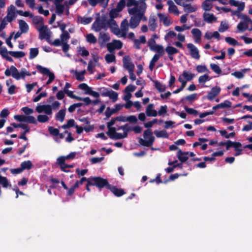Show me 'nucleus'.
Returning a JSON list of instances; mask_svg holds the SVG:
<instances>
[{
  "mask_svg": "<svg viewBox=\"0 0 252 252\" xmlns=\"http://www.w3.org/2000/svg\"><path fill=\"white\" fill-rule=\"evenodd\" d=\"M77 21L79 23L81 24H82L83 25H86L92 22V21H93V18L91 17H82L80 16H78L77 17Z\"/></svg>",
  "mask_w": 252,
  "mask_h": 252,
  "instance_id": "nucleus-38",
  "label": "nucleus"
},
{
  "mask_svg": "<svg viewBox=\"0 0 252 252\" xmlns=\"http://www.w3.org/2000/svg\"><path fill=\"white\" fill-rule=\"evenodd\" d=\"M191 33L194 38V42L199 43L201 40L202 32L201 31L197 28L192 29Z\"/></svg>",
  "mask_w": 252,
  "mask_h": 252,
  "instance_id": "nucleus-22",
  "label": "nucleus"
},
{
  "mask_svg": "<svg viewBox=\"0 0 252 252\" xmlns=\"http://www.w3.org/2000/svg\"><path fill=\"white\" fill-rule=\"evenodd\" d=\"M167 4L169 5L168 10L169 12L172 13L175 15H178L180 14L177 6L174 4L172 0H168Z\"/></svg>",
  "mask_w": 252,
  "mask_h": 252,
  "instance_id": "nucleus-30",
  "label": "nucleus"
},
{
  "mask_svg": "<svg viewBox=\"0 0 252 252\" xmlns=\"http://www.w3.org/2000/svg\"><path fill=\"white\" fill-rule=\"evenodd\" d=\"M132 6L133 7L129 8L128 10V13L132 15L128 24L130 28L134 29L139 25L141 20L147 21V18L144 15L147 6L146 3L143 2Z\"/></svg>",
  "mask_w": 252,
  "mask_h": 252,
  "instance_id": "nucleus-1",
  "label": "nucleus"
},
{
  "mask_svg": "<svg viewBox=\"0 0 252 252\" xmlns=\"http://www.w3.org/2000/svg\"><path fill=\"white\" fill-rule=\"evenodd\" d=\"M75 121L73 119L69 120L66 124H64L62 126V127L63 129H67L70 127L74 126Z\"/></svg>",
  "mask_w": 252,
  "mask_h": 252,
  "instance_id": "nucleus-63",
  "label": "nucleus"
},
{
  "mask_svg": "<svg viewBox=\"0 0 252 252\" xmlns=\"http://www.w3.org/2000/svg\"><path fill=\"white\" fill-rule=\"evenodd\" d=\"M197 94H193L190 95L186 96V97L182 98V101L188 100L189 101H192L197 99Z\"/></svg>",
  "mask_w": 252,
  "mask_h": 252,
  "instance_id": "nucleus-61",
  "label": "nucleus"
},
{
  "mask_svg": "<svg viewBox=\"0 0 252 252\" xmlns=\"http://www.w3.org/2000/svg\"><path fill=\"white\" fill-rule=\"evenodd\" d=\"M210 67L216 73L218 74H221V70L218 65L215 63H211Z\"/></svg>",
  "mask_w": 252,
  "mask_h": 252,
  "instance_id": "nucleus-59",
  "label": "nucleus"
},
{
  "mask_svg": "<svg viewBox=\"0 0 252 252\" xmlns=\"http://www.w3.org/2000/svg\"><path fill=\"white\" fill-rule=\"evenodd\" d=\"M165 51L167 53L170 60L172 61L173 60V56L178 52V50L173 46L168 45L166 47Z\"/></svg>",
  "mask_w": 252,
  "mask_h": 252,
  "instance_id": "nucleus-25",
  "label": "nucleus"
},
{
  "mask_svg": "<svg viewBox=\"0 0 252 252\" xmlns=\"http://www.w3.org/2000/svg\"><path fill=\"white\" fill-rule=\"evenodd\" d=\"M133 42V46L136 49H139L141 44L146 42V39L145 36L141 35L138 39H135Z\"/></svg>",
  "mask_w": 252,
  "mask_h": 252,
  "instance_id": "nucleus-26",
  "label": "nucleus"
},
{
  "mask_svg": "<svg viewBox=\"0 0 252 252\" xmlns=\"http://www.w3.org/2000/svg\"><path fill=\"white\" fill-rule=\"evenodd\" d=\"M38 31L39 32L41 39H47L50 37L51 32L47 26L41 25L38 28Z\"/></svg>",
  "mask_w": 252,
  "mask_h": 252,
  "instance_id": "nucleus-18",
  "label": "nucleus"
},
{
  "mask_svg": "<svg viewBox=\"0 0 252 252\" xmlns=\"http://www.w3.org/2000/svg\"><path fill=\"white\" fill-rule=\"evenodd\" d=\"M184 7V10L187 14L195 12L198 8L196 4H192L191 3L186 4Z\"/></svg>",
  "mask_w": 252,
  "mask_h": 252,
  "instance_id": "nucleus-31",
  "label": "nucleus"
},
{
  "mask_svg": "<svg viewBox=\"0 0 252 252\" xmlns=\"http://www.w3.org/2000/svg\"><path fill=\"white\" fill-rule=\"evenodd\" d=\"M16 7L13 5H11L7 8V13L4 17L9 23H11L16 18Z\"/></svg>",
  "mask_w": 252,
  "mask_h": 252,
  "instance_id": "nucleus-16",
  "label": "nucleus"
},
{
  "mask_svg": "<svg viewBox=\"0 0 252 252\" xmlns=\"http://www.w3.org/2000/svg\"><path fill=\"white\" fill-rule=\"evenodd\" d=\"M151 51L156 52V55H158L160 56H162L164 55L165 53V50L162 45L158 44L155 47H154Z\"/></svg>",
  "mask_w": 252,
  "mask_h": 252,
  "instance_id": "nucleus-36",
  "label": "nucleus"
},
{
  "mask_svg": "<svg viewBox=\"0 0 252 252\" xmlns=\"http://www.w3.org/2000/svg\"><path fill=\"white\" fill-rule=\"evenodd\" d=\"M78 88L84 91L85 94H89L95 98H98L100 96L98 92L93 91L91 87L86 83H81L79 85Z\"/></svg>",
  "mask_w": 252,
  "mask_h": 252,
  "instance_id": "nucleus-13",
  "label": "nucleus"
},
{
  "mask_svg": "<svg viewBox=\"0 0 252 252\" xmlns=\"http://www.w3.org/2000/svg\"><path fill=\"white\" fill-rule=\"evenodd\" d=\"M241 21L237 26V30L239 32H243L244 31L252 28V21L246 15H244L240 18Z\"/></svg>",
  "mask_w": 252,
  "mask_h": 252,
  "instance_id": "nucleus-7",
  "label": "nucleus"
},
{
  "mask_svg": "<svg viewBox=\"0 0 252 252\" xmlns=\"http://www.w3.org/2000/svg\"><path fill=\"white\" fill-rule=\"evenodd\" d=\"M65 109L60 110L55 115V118L57 121L63 122L65 116Z\"/></svg>",
  "mask_w": 252,
  "mask_h": 252,
  "instance_id": "nucleus-39",
  "label": "nucleus"
},
{
  "mask_svg": "<svg viewBox=\"0 0 252 252\" xmlns=\"http://www.w3.org/2000/svg\"><path fill=\"white\" fill-rule=\"evenodd\" d=\"M51 116L45 114H39L37 117V120L39 123H45L48 122Z\"/></svg>",
  "mask_w": 252,
  "mask_h": 252,
  "instance_id": "nucleus-42",
  "label": "nucleus"
},
{
  "mask_svg": "<svg viewBox=\"0 0 252 252\" xmlns=\"http://www.w3.org/2000/svg\"><path fill=\"white\" fill-rule=\"evenodd\" d=\"M89 4L92 6H95L98 3L101 2L104 7L107 6L109 0H88Z\"/></svg>",
  "mask_w": 252,
  "mask_h": 252,
  "instance_id": "nucleus-43",
  "label": "nucleus"
},
{
  "mask_svg": "<svg viewBox=\"0 0 252 252\" xmlns=\"http://www.w3.org/2000/svg\"><path fill=\"white\" fill-rule=\"evenodd\" d=\"M155 87L160 92H163L166 90V86L158 81L155 82Z\"/></svg>",
  "mask_w": 252,
  "mask_h": 252,
  "instance_id": "nucleus-58",
  "label": "nucleus"
},
{
  "mask_svg": "<svg viewBox=\"0 0 252 252\" xmlns=\"http://www.w3.org/2000/svg\"><path fill=\"white\" fill-rule=\"evenodd\" d=\"M77 52L82 57H86L89 55V51L86 49L85 47H78Z\"/></svg>",
  "mask_w": 252,
  "mask_h": 252,
  "instance_id": "nucleus-46",
  "label": "nucleus"
},
{
  "mask_svg": "<svg viewBox=\"0 0 252 252\" xmlns=\"http://www.w3.org/2000/svg\"><path fill=\"white\" fill-rule=\"evenodd\" d=\"M182 76L186 80V81L184 80L182 76H180L178 78V80L181 83L182 85L180 88L175 90L173 92L174 94H178L182 91L185 87L187 84V81L191 80L193 78L195 77V75L192 74L189 71L185 70L183 72Z\"/></svg>",
  "mask_w": 252,
  "mask_h": 252,
  "instance_id": "nucleus-6",
  "label": "nucleus"
},
{
  "mask_svg": "<svg viewBox=\"0 0 252 252\" xmlns=\"http://www.w3.org/2000/svg\"><path fill=\"white\" fill-rule=\"evenodd\" d=\"M88 185L95 186L99 188H102L108 185L106 180L100 177H92L88 179Z\"/></svg>",
  "mask_w": 252,
  "mask_h": 252,
  "instance_id": "nucleus-10",
  "label": "nucleus"
},
{
  "mask_svg": "<svg viewBox=\"0 0 252 252\" xmlns=\"http://www.w3.org/2000/svg\"><path fill=\"white\" fill-rule=\"evenodd\" d=\"M112 32L119 37L126 38V37L127 32L129 30V25L128 21L126 19H124L121 23L120 28L116 24L115 21L112 22Z\"/></svg>",
  "mask_w": 252,
  "mask_h": 252,
  "instance_id": "nucleus-5",
  "label": "nucleus"
},
{
  "mask_svg": "<svg viewBox=\"0 0 252 252\" xmlns=\"http://www.w3.org/2000/svg\"><path fill=\"white\" fill-rule=\"evenodd\" d=\"M247 69H245L241 71H235L231 74V75L237 78L241 79L244 77V74Z\"/></svg>",
  "mask_w": 252,
  "mask_h": 252,
  "instance_id": "nucleus-56",
  "label": "nucleus"
},
{
  "mask_svg": "<svg viewBox=\"0 0 252 252\" xmlns=\"http://www.w3.org/2000/svg\"><path fill=\"white\" fill-rule=\"evenodd\" d=\"M71 73L73 74L78 81H83L85 79L84 75L86 73V71L85 70H82L81 71H78L77 70H75L73 69H71L70 70Z\"/></svg>",
  "mask_w": 252,
  "mask_h": 252,
  "instance_id": "nucleus-24",
  "label": "nucleus"
},
{
  "mask_svg": "<svg viewBox=\"0 0 252 252\" xmlns=\"http://www.w3.org/2000/svg\"><path fill=\"white\" fill-rule=\"evenodd\" d=\"M158 16L159 18V21L162 22L165 26H168L171 24V20L164 14L158 13Z\"/></svg>",
  "mask_w": 252,
  "mask_h": 252,
  "instance_id": "nucleus-28",
  "label": "nucleus"
},
{
  "mask_svg": "<svg viewBox=\"0 0 252 252\" xmlns=\"http://www.w3.org/2000/svg\"><path fill=\"white\" fill-rule=\"evenodd\" d=\"M21 110L23 113L27 115L32 114L34 112L33 109L29 108L28 107H24L21 109Z\"/></svg>",
  "mask_w": 252,
  "mask_h": 252,
  "instance_id": "nucleus-64",
  "label": "nucleus"
},
{
  "mask_svg": "<svg viewBox=\"0 0 252 252\" xmlns=\"http://www.w3.org/2000/svg\"><path fill=\"white\" fill-rule=\"evenodd\" d=\"M225 41L231 45H237L238 44V42L234 38L230 37H226L225 38Z\"/></svg>",
  "mask_w": 252,
  "mask_h": 252,
  "instance_id": "nucleus-60",
  "label": "nucleus"
},
{
  "mask_svg": "<svg viewBox=\"0 0 252 252\" xmlns=\"http://www.w3.org/2000/svg\"><path fill=\"white\" fill-rule=\"evenodd\" d=\"M126 1L124 0H121L117 4V7L115 8L112 9L109 12V19H113L116 18L119 13L123 10L125 6Z\"/></svg>",
  "mask_w": 252,
  "mask_h": 252,
  "instance_id": "nucleus-12",
  "label": "nucleus"
},
{
  "mask_svg": "<svg viewBox=\"0 0 252 252\" xmlns=\"http://www.w3.org/2000/svg\"><path fill=\"white\" fill-rule=\"evenodd\" d=\"M9 54L16 58H20L25 56V54L22 51H9Z\"/></svg>",
  "mask_w": 252,
  "mask_h": 252,
  "instance_id": "nucleus-52",
  "label": "nucleus"
},
{
  "mask_svg": "<svg viewBox=\"0 0 252 252\" xmlns=\"http://www.w3.org/2000/svg\"><path fill=\"white\" fill-rule=\"evenodd\" d=\"M211 0H205L202 5V8L205 11H209L212 7V3Z\"/></svg>",
  "mask_w": 252,
  "mask_h": 252,
  "instance_id": "nucleus-45",
  "label": "nucleus"
},
{
  "mask_svg": "<svg viewBox=\"0 0 252 252\" xmlns=\"http://www.w3.org/2000/svg\"><path fill=\"white\" fill-rule=\"evenodd\" d=\"M154 105L150 104L146 108V115L149 117H156L158 115V112L154 109Z\"/></svg>",
  "mask_w": 252,
  "mask_h": 252,
  "instance_id": "nucleus-27",
  "label": "nucleus"
},
{
  "mask_svg": "<svg viewBox=\"0 0 252 252\" xmlns=\"http://www.w3.org/2000/svg\"><path fill=\"white\" fill-rule=\"evenodd\" d=\"M115 129H116L115 132L116 133L121 134L122 135H126L120 139H123L126 137L127 136V133L129 131L130 129L128 128V126L127 124H126L124 126H118L117 127H115Z\"/></svg>",
  "mask_w": 252,
  "mask_h": 252,
  "instance_id": "nucleus-21",
  "label": "nucleus"
},
{
  "mask_svg": "<svg viewBox=\"0 0 252 252\" xmlns=\"http://www.w3.org/2000/svg\"><path fill=\"white\" fill-rule=\"evenodd\" d=\"M39 51L37 48H32L30 49L29 59L32 60L38 54Z\"/></svg>",
  "mask_w": 252,
  "mask_h": 252,
  "instance_id": "nucleus-50",
  "label": "nucleus"
},
{
  "mask_svg": "<svg viewBox=\"0 0 252 252\" xmlns=\"http://www.w3.org/2000/svg\"><path fill=\"white\" fill-rule=\"evenodd\" d=\"M105 60L107 63H111L115 61V56L114 55L110 54H106L105 56Z\"/></svg>",
  "mask_w": 252,
  "mask_h": 252,
  "instance_id": "nucleus-62",
  "label": "nucleus"
},
{
  "mask_svg": "<svg viewBox=\"0 0 252 252\" xmlns=\"http://www.w3.org/2000/svg\"><path fill=\"white\" fill-rule=\"evenodd\" d=\"M32 167V164L30 160L25 161L21 163V168L22 170L30 169Z\"/></svg>",
  "mask_w": 252,
  "mask_h": 252,
  "instance_id": "nucleus-47",
  "label": "nucleus"
},
{
  "mask_svg": "<svg viewBox=\"0 0 252 252\" xmlns=\"http://www.w3.org/2000/svg\"><path fill=\"white\" fill-rule=\"evenodd\" d=\"M229 28V25L226 21H222L219 28V31L223 32Z\"/></svg>",
  "mask_w": 252,
  "mask_h": 252,
  "instance_id": "nucleus-54",
  "label": "nucleus"
},
{
  "mask_svg": "<svg viewBox=\"0 0 252 252\" xmlns=\"http://www.w3.org/2000/svg\"><path fill=\"white\" fill-rule=\"evenodd\" d=\"M203 18L205 21L208 23H211L217 20V18L213 14L205 12L203 14Z\"/></svg>",
  "mask_w": 252,
  "mask_h": 252,
  "instance_id": "nucleus-34",
  "label": "nucleus"
},
{
  "mask_svg": "<svg viewBox=\"0 0 252 252\" xmlns=\"http://www.w3.org/2000/svg\"><path fill=\"white\" fill-rule=\"evenodd\" d=\"M187 46L189 51L191 57L195 60H199L200 56L197 48L192 43H188Z\"/></svg>",
  "mask_w": 252,
  "mask_h": 252,
  "instance_id": "nucleus-14",
  "label": "nucleus"
},
{
  "mask_svg": "<svg viewBox=\"0 0 252 252\" xmlns=\"http://www.w3.org/2000/svg\"><path fill=\"white\" fill-rule=\"evenodd\" d=\"M103 96H108L113 102H116L118 100V94L112 90L105 89V91L101 93Z\"/></svg>",
  "mask_w": 252,
  "mask_h": 252,
  "instance_id": "nucleus-19",
  "label": "nucleus"
},
{
  "mask_svg": "<svg viewBox=\"0 0 252 252\" xmlns=\"http://www.w3.org/2000/svg\"><path fill=\"white\" fill-rule=\"evenodd\" d=\"M144 139H140L139 143L142 145L150 147L153 145L155 140V137L153 136V133L150 129L146 130L143 133Z\"/></svg>",
  "mask_w": 252,
  "mask_h": 252,
  "instance_id": "nucleus-9",
  "label": "nucleus"
},
{
  "mask_svg": "<svg viewBox=\"0 0 252 252\" xmlns=\"http://www.w3.org/2000/svg\"><path fill=\"white\" fill-rule=\"evenodd\" d=\"M110 39V36L108 33L100 32L98 37V40L101 43H105L108 41Z\"/></svg>",
  "mask_w": 252,
  "mask_h": 252,
  "instance_id": "nucleus-37",
  "label": "nucleus"
},
{
  "mask_svg": "<svg viewBox=\"0 0 252 252\" xmlns=\"http://www.w3.org/2000/svg\"><path fill=\"white\" fill-rule=\"evenodd\" d=\"M161 56H159L158 55L155 54L154 57H153L152 59L150 61V64H149V69L152 71L155 67V63L158 61L159 60V58Z\"/></svg>",
  "mask_w": 252,
  "mask_h": 252,
  "instance_id": "nucleus-44",
  "label": "nucleus"
},
{
  "mask_svg": "<svg viewBox=\"0 0 252 252\" xmlns=\"http://www.w3.org/2000/svg\"><path fill=\"white\" fill-rule=\"evenodd\" d=\"M11 125L13 126L14 127H21L24 129V131L21 133L19 138L23 139L25 141L28 140L27 137L26 136V134L30 131V127L27 124H16V123H12Z\"/></svg>",
  "mask_w": 252,
  "mask_h": 252,
  "instance_id": "nucleus-15",
  "label": "nucleus"
},
{
  "mask_svg": "<svg viewBox=\"0 0 252 252\" xmlns=\"http://www.w3.org/2000/svg\"><path fill=\"white\" fill-rule=\"evenodd\" d=\"M86 40L88 42L93 44L97 41L96 37L92 33H89L86 35Z\"/></svg>",
  "mask_w": 252,
  "mask_h": 252,
  "instance_id": "nucleus-57",
  "label": "nucleus"
},
{
  "mask_svg": "<svg viewBox=\"0 0 252 252\" xmlns=\"http://www.w3.org/2000/svg\"><path fill=\"white\" fill-rule=\"evenodd\" d=\"M176 33L173 31H169L164 36V39L167 42H169L170 40L175 36H176Z\"/></svg>",
  "mask_w": 252,
  "mask_h": 252,
  "instance_id": "nucleus-53",
  "label": "nucleus"
},
{
  "mask_svg": "<svg viewBox=\"0 0 252 252\" xmlns=\"http://www.w3.org/2000/svg\"><path fill=\"white\" fill-rule=\"evenodd\" d=\"M114 21V19H109L105 15H102L96 18L93 24V29L95 32H99L102 29L106 30L110 28L112 32V22Z\"/></svg>",
  "mask_w": 252,
  "mask_h": 252,
  "instance_id": "nucleus-2",
  "label": "nucleus"
},
{
  "mask_svg": "<svg viewBox=\"0 0 252 252\" xmlns=\"http://www.w3.org/2000/svg\"><path fill=\"white\" fill-rule=\"evenodd\" d=\"M228 3L232 5L237 7L239 10H243L245 7V3L243 2H239L235 0H229Z\"/></svg>",
  "mask_w": 252,
  "mask_h": 252,
  "instance_id": "nucleus-35",
  "label": "nucleus"
},
{
  "mask_svg": "<svg viewBox=\"0 0 252 252\" xmlns=\"http://www.w3.org/2000/svg\"><path fill=\"white\" fill-rule=\"evenodd\" d=\"M18 23L20 31H21V32H27L29 29L28 24L23 20H19Z\"/></svg>",
  "mask_w": 252,
  "mask_h": 252,
  "instance_id": "nucleus-33",
  "label": "nucleus"
},
{
  "mask_svg": "<svg viewBox=\"0 0 252 252\" xmlns=\"http://www.w3.org/2000/svg\"><path fill=\"white\" fill-rule=\"evenodd\" d=\"M177 157L180 161L184 162L189 158V152H183L180 150L178 151Z\"/></svg>",
  "mask_w": 252,
  "mask_h": 252,
  "instance_id": "nucleus-32",
  "label": "nucleus"
},
{
  "mask_svg": "<svg viewBox=\"0 0 252 252\" xmlns=\"http://www.w3.org/2000/svg\"><path fill=\"white\" fill-rule=\"evenodd\" d=\"M122 46L123 43L120 40H114L107 44V48L109 52H112L115 49H120Z\"/></svg>",
  "mask_w": 252,
  "mask_h": 252,
  "instance_id": "nucleus-17",
  "label": "nucleus"
},
{
  "mask_svg": "<svg viewBox=\"0 0 252 252\" xmlns=\"http://www.w3.org/2000/svg\"><path fill=\"white\" fill-rule=\"evenodd\" d=\"M196 69L198 73H209L210 71L205 65H198L196 67Z\"/></svg>",
  "mask_w": 252,
  "mask_h": 252,
  "instance_id": "nucleus-51",
  "label": "nucleus"
},
{
  "mask_svg": "<svg viewBox=\"0 0 252 252\" xmlns=\"http://www.w3.org/2000/svg\"><path fill=\"white\" fill-rule=\"evenodd\" d=\"M4 74L6 76H12L13 78L17 80L20 79H25L26 76H30L31 75L30 72L25 68H22L19 72L14 65H11L10 68H7L5 70Z\"/></svg>",
  "mask_w": 252,
  "mask_h": 252,
  "instance_id": "nucleus-4",
  "label": "nucleus"
},
{
  "mask_svg": "<svg viewBox=\"0 0 252 252\" xmlns=\"http://www.w3.org/2000/svg\"><path fill=\"white\" fill-rule=\"evenodd\" d=\"M36 68L38 72L49 77V79L46 82L47 85H49L55 79V77L54 73L51 72L48 68L43 67L40 65H37Z\"/></svg>",
  "mask_w": 252,
  "mask_h": 252,
  "instance_id": "nucleus-11",
  "label": "nucleus"
},
{
  "mask_svg": "<svg viewBox=\"0 0 252 252\" xmlns=\"http://www.w3.org/2000/svg\"><path fill=\"white\" fill-rule=\"evenodd\" d=\"M60 38L62 43H67L70 38V35L68 32H64L61 34Z\"/></svg>",
  "mask_w": 252,
  "mask_h": 252,
  "instance_id": "nucleus-55",
  "label": "nucleus"
},
{
  "mask_svg": "<svg viewBox=\"0 0 252 252\" xmlns=\"http://www.w3.org/2000/svg\"><path fill=\"white\" fill-rule=\"evenodd\" d=\"M156 19L154 16L150 17L149 20V27L151 31H154L157 27Z\"/></svg>",
  "mask_w": 252,
  "mask_h": 252,
  "instance_id": "nucleus-40",
  "label": "nucleus"
},
{
  "mask_svg": "<svg viewBox=\"0 0 252 252\" xmlns=\"http://www.w3.org/2000/svg\"><path fill=\"white\" fill-rule=\"evenodd\" d=\"M124 67L128 71H133L134 65L128 60L127 58L124 57L123 59Z\"/></svg>",
  "mask_w": 252,
  "mask_h": 252,
  "instance_id": "nucleus-29",
  "label": "nucleus"
},
{
  "mask_svg": "<svg viewBox=\"0 0 252 252\" xmlns=\"http://www.w3.org/2000/svg\"><path fill=\"white\" fill-rule=\"evenodd\" d=\"M56 12L59 15H62L63 12L65 10V13L66 15H68L69 13V7H67L65 5V3L64 4H56Z\"/></svg>",
  "mask_w": 252,
  "mask_h": 252,
  "instance_id": "nucleus-23",
  "label": "nucleus"
},
{
  "mask_svg": "<svg viewBox=\"0 0 252 252\" xmlns=\"http://www.w3.org/2000/svg\"><path fill=\"white\" fill-rule=\"evenodd\" d=\"M221 89L220 87L215 86L213 87L210 92H208L207 95V98L209 100H213L217 95H218Z\"/></svg>",
  "mask_w": 252,
  "mask_h": 252,
  "instance_id": "nucleus-20",
  "label": "nucleus"
},
{
  "mask_svg": "<svg viewBox=\"0 0 252 252\" xmlns=\"http://www.w3.org/2000/svg\"><path fill=\"white\" fill-rule=\"evenodd\" d=\"M154 133L156 136L158 138H168V134L165 130H162L160 131L155 130L154 131Z\"/></svg>",
  "mask_w": 252,
  "mask_h": 252,
  "instance_id": "nucleus-48",
  "label": "nucleus"
},
{
  "mask_svg": "<svg viewBox=\"0 0 252 252\" xmlns=\"http://www.w3.org/2000/svg\"><path fill=\"white\" fill-rule=\"evenodd\" d=\"M116 121H117V120H116L115 118V119H112L110 122L107 123V126L108 131L107 132V134L109 135L111 139L116 140L120 139V138L124 137V136H125L126 134L122 135L115 132L116 129H115V127H113L112 126L115 124Z\"/></svg>",
  "mask_w": 252,
  "mask_h": 252,
  "instance_id": "nucleus-8",
  "label": "nucleus"
},
{
  "mask_svg": "<svg viewBox=\"0 0 252 252\" xmlns=\"http://www.w3.org/2000/svg\"><path fill=\"white\" fill-rule=\"evenodd\" d=\"M108 188L110 189L111 192L113 193H114L116 196H121L125 193L123 189H118L115 187H109Z\"/></svg>",
  "mask_w": 252,
  "mask_h": 252,
  "instance_id": "nucleus-41",
  "label": "nucleus"
},
{
  "mask_svg": "<svg viewBox=\"0 0 252 252\" xmlns=\"http://www.w3.org/2000/svg\"><path fill=\"white\" fill-rule=\"evenodd\" d=\"M60 106L61 103L58 101H54L51 105L38 104L35 108V110L39 114L43 113L44 114L51 117L53 114V110H58Z\"/></svg>",
  "mask_w": 252,
  "mask_h": 252,
  "instance_id": "nucleus-3",
  "label": "nucleus"
},
{
  "mask_svg": "<svg viewBox=\"0 0 252 252\" xmlns=\"http://www.w3.org/2000/svg\"><path fill=\"white\" fill-rule=\"evenodd\" d=\"M211 78L207 74H205L203 75L200 76L198 78V82L199 84H204L207 81L211 80Z\"/></svg>",
  "mask_w": 252,
  "mask_h": 252,
  "instance_id": "nucleus-49",
  "label": "nucleus"
}]
</instances>
